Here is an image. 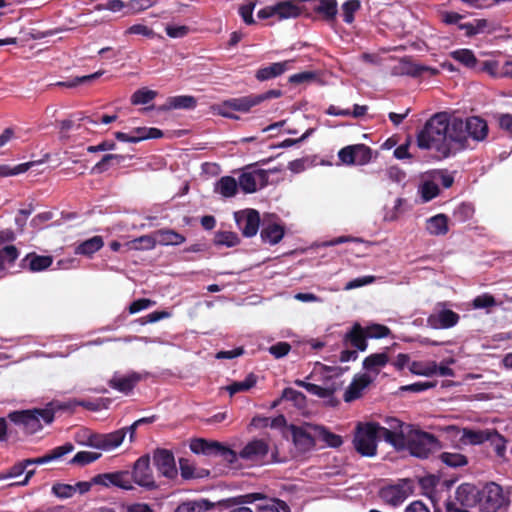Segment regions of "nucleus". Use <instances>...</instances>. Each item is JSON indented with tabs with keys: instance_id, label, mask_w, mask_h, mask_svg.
I'll return each mask as SVG.
<instances>
[{
	"instance_id": "nucleus-9",
	"label": "nucleus",
	"mask_w": 512,
	"mask_h": 512,
	"mask_svg": "<svg viewBox=\"0 0 512 512\" xmlns=\"http://www.w3.org/2000/svg\"><path fill=\"white\" fill-rule=\"evenodd\" d=\"M480 490L473 484L463 483L455 492L456 502H446V512H469L466 507H473L479 503Z\"/></svg>"
},
{
	"instance_id": "nucleus-53",
	"label": "nucleus",
	"mask_w": 512,
	"mask_h": 512,
	"mask_svg": "<svg viewBox=\"0 0 512 512\" xmlns=\"http://www.w3.org/2000/svg\"><path fill=\"white\" fill-rule=\"evenodd\" d=\"M101 457V453L98 452H90V451H79L75 454V456L70 460V464L85 466L90 464Z\"/></svg>"
},
{
	"instance_id": "nucleus-51",
	"label": "nucleus",
	"mask_w": 512,
	"mask_h": 512,
	"mask_svg": "<svg viewBox=\"0 0 512 512\" xmlns=\"http://www.w3.org/2000/svg\"><path fill=\"white\" fill-rule=\"evenodd\" d=\"M41 163H42V161H30V162L16 165L13 168H11L8 165H2V166H0V176L6 177V176L18 175V174L26 172L28 169H30L34 165L41 164Z\"/></svg>"
},
{
	"instance_id": "nucleus-28",
	"label": "nucleus",
	"mask_w": 512,
	"mask_h": 512,
	"mask_svg": "<svg viewBox=\"0 0 512 512\" xmlns=\"http://www.w3.org/2000/svg\"><path fill=\"white\" fill-rule=\"evenodd\" d=\"M196 98L190 95H180L168 97L166 102L158 107L159 111H169L173 109H193L196 107Z\"/></svg>"
},
{
	"instance_id": "nucleus-41",
	"label": "nucleus",
	"mask_w": 512,
	"mask_h": 512,
	"mask_svg": "<svg viewBox=\"0 0 512 512\" xmlns=\"http://www.w3.org/2000/svg\"><path fill=\"white\" fill-rule=\"evenodd\" d=\"M125 160V156L120 154H106L102 157V159L97 162L93 168L92 173L101 174L108 170V168L113 165H119L121 162Z\"/></svg>"
},
{
	"instance_id": "nucleus-15",
	"label": "nucleus",
	"mask_w": 512,
	"mask_h": 512,
	"mask_svg": "<svg viewBox=\"0 0 512 512\" xmlns=\"http://www.w3.org/2000/svg\"><path fill=\"white\" fill-rule=\"evenodd\" d=\"M237 227L244 237L250 238L257 234L260 225V214L255 209H245L235 212Z\"/></svg>"
},
{
	"instance_id": "nucleus-60",
	"label": "nucleus",
	"mask_w": 512,
	"mask_h": 512,
	"mask_svg": "<svg viewBox=\"0 0 512 512\" xmlns=\"http://www.w3.org/2000/svg\"><path fill=\"white\" fill-rule=\"evenodd\" d=\"M52 493L60 498L67 499L75 495L74 485L65 483H55L51 488Z\"/></svg>"
},
{
	"instance_id": "nucleus-45",
	"label": "nucleus",
	"mask_w": 512,
	"mask_h": 512,
	"mask_svg": "<svg viewBox=\"0 0 512 512\" xmlns=\"http://www.w3.org/2000/svg\"><path fill=\"white\" fill-rule=\"evenodd\" d=\"M102 74H103L102 71H98V72H95L90 75L76 76V77H73V78L65 80V81H58L54 85L58 86V87L75 88L78 85L86 84L96 78H99Z\"/></svg>"
},
{
	"instance_id": "nucleus-30",
	"label": "nucleus",
	"mask_w": 512,
	"mask_h": 512,
	"mask_svg": "<svg viewBox=\"0 0 512 512\" xmlns=\"http://www.w3.org/2000/svg\"><path fill=\"white\" fill-rule=\"evenodd\" d=\"M284 227L277 223L264 224L260 232L263 242L275 245L279 243L284 237Z\"/></svg>"
},
{
	"instance_id": "nucleus-42",
	"label": "nucleus",
	"mask_w": 512,
	"mask_h": 512,
	"mask_svg": "<svg viewBox=\"0 0 512 512\" xmlns=\"http://www.w3.org/2000/svg\"><path fill=\"white\" fill-rule=\"evenodd\" d=\"M257 377L250 373L243 381H236L226 387V390L231 396L239 392H245L256 385Z\"/></svg>"
},
{
	"instance_id": "nucleus-50",
	"label": "nucleus",
	"mask_w": 512,
	"mask_h": 512,
	"mask_svg": "<svg viewBox=\"0 0 512 512\" xmlns=\"http://www.w3.org/2000/svg\"><path fill=\"white\" fill-rule=\"evenodd\" d=\"M19 252L14 245H7L0 249V271L4 273L5 264H13L18 258Z\"/></svg>"
},
{
	"instance_id": "nucleus-64",
	"label": "nucleus",
	"mask_w": 512,
	"mask_h": 512,
	"mask_svg": "<svg viewBox=\"0 0 512 512\" xmlns=\"http://www.w3.org/2000/svg\"><path fill=\"white\" fill-rule=\"evenodd\" d=\"M27 466L23 461H20L16 464H14L12 467H10L7 471L0 473V480H6L14 477H18L24 473Z\"/></svg>"
},
{
	"instance_id": "nucleus-21",
	"label": "nucleus",
	"mask_w": 512,
	"mask_h": 512,
	"mask_svg": "<svg viewBox=\"0 0 512 512\" xmlns=\"http://www.w3.org/2000/svg\"><path fill=\"white\" fill-rule=\"evenodd\" d=\"M460 316L451 309H441L427 318V324L433 329H448L459 322Z\"/></svg>"
},
{
	"instance_id": "nucleus-7",
	"label": "nucleus",
	"mask_w": 512,
	"mask_h": 512,
	"mask_svg": "<svg viewBox=\"0 0 512 512\" xmlns=\"http://www.w3.org/2000/svg\"><path fill=\"white\" fill-rule=\"evenodd\" d=\"M508 505L509 499L500 485L491 482L480 490L478 507L481 512H498Z\"/></svg>"
},
{
	"instance_id": "nucleus-46",
	"label": "nucleus",
	"mask_w": 512,
	"mask_h": 512,
	"mask_svg": "<svg viewBox=\"0 0 512 512\" xmlns=\"http://www.w3.org/2000/svg\"><path fill=\"white\" fill-rule=\"evenodd\" d=\"M240 243L238 235L231 231H218L214 237L217 246L234 247Z\"/></svg>"
},
{
	"instance_id": "nucleus-22",
	"label": "nucleus",
	"mask_w": 512,
	"mask_h": 512,
	"mask_svg": "<svg viewBox=\"0 0 512 512\" xmlns=\"http://www.w3.org/2000/svg\"><path fill=\"white\" fill-rule=\"evenodd\" d=\"M373 382V378L367 374H357L344 392L343 399L346 403L353 402L362 397L363 391Z\"/></svg>"
},
{
	"instance_id": "nucleus-3",
	"label": "nucleus",
	"mask_w": 512,
	"mask_h": 512,
	"mask_svg": "<svg viewBox=\"0 0 512 512\" xmlns=\"http://www.w3.org/2000/svg\"><path fill=\"white\" fill-rule=\"evenodd\" d=\"M404 442V450L422 459L428 458L430 454L441 449L440 441L435 435L422 431L414 425Z\"/></svg>"
},
{
	"instance_id": "nucleus-36",
	"label": "nucleus",
	"mask_w": 512,
	"mask_h": 512,
	"mask_svg": "<svg viewBox=\"0 0 512 512\" xmlns=\"http://www.w3.org/2000/svg\"><path fill=\"white\" fill-rule=\"evenodd\" d=\"M23 261H28L29 270L32 272H39L49 268L52 265L53 259L51 256L37 255L36 253L28 254Z\"/></svg>"
},
{
	"instance_id": "nucleus-8",
	"label": "nucleus",
	"mask_w": 512,
	"mask_h": 512,
	"mask_svg": "<svg viewBox=\"0 0 512 512\" xmlns=\"http://www.w3.org/2000/svg\"><path fill=\"white\" fill-rule=\"evenodd\" d=\"M281 96L282 91L280 89H271L261 94H250L224 100V108L230 107L233 111L249 113L254 107L260 105L264 101L279 98Z\"/></svg>"
},
{
	"instance_id": "nucleus-58",
	"label": "nucleus",
	"mask_w": 512,
	"mask_h": 512,
	"mask_svg": "<svg viewBox=\"0 0 512 512\" xmlns=\"http://www.w3.org/2000/svg\"><path fill=\"white\" fill-rule=\"evenodd\" d=\"M267 496L264 493L255 492V493H247L244 495H239L229 499L228 501L232 505H243V504H251L258 500H265Z\"/></svg>"
},
{
	"instance_id": "nucleus-4",
	"label": "nucleus",
	"mask_w": 512,
	"mask_h": 512,
	"mask_svg": "<svg viewBox=\"0 0 512 512\" xmlns=\"http://www.w3.org/2000/svg\"><path fill=\"white\" fill-rule=\"evenodd\" d=\"M378 429L379 423L377 422L357 424L353 444L361 456L373 457L377 454V442L382 439Z\"/></svg>"
},
{
	"instance_id": "nucleus-34",
	"label": "nucleus",
	"mask_w": 512,
	"mask_h": 512,
	"mask_svg": "<svg viewBox=\"0 0 512 512\" xmlns=\"http://www.w3.org/2000/svg\"><path fill=\"white\" fill-rule=\"evenodd\" d=\"M103 246V238L101 236L96 235L78 244L75 248V254L91 257Z\"/></svg>"
},
{
	"instance_id": "nucleus-16",
	"label": "nucleus",
	"mask_w": 512,
	"mask_h": 512,
	"mask_svg": "<svg viewBox=\"0 0 512 512\" xmlns=\"http://www.w3.org/2000/svg\"><path fill=\"white\" fill-rule=\"evenodd\" d=\"M93 482L95 485L105 487L115 486L123 490L134 489L131 483L130 471L128 470L97 474L93 477Z\"/></svg>"
},
{
	"instance_id": "nucleus-14",
	"label": "nucleus",
	"mask_w": 512,
	"mask_h": 512,
	"mask_svg": "<svg viewBox=\"0 0 512 512\" xmlns=\"http://www.w3.org/2000/svg\"><path fill=\"white\" fill-rule=\"evenodd\" d=\"M316 426V424L306 423L303 426L291 425L290 430L292 434L293 443L296 448L305 453L316 446V431L311 427Z\"/></svg>"
},
{
	"instance_id": "nucleus-37",
	"label": "nucleus",
	"mask_w": 512,
	"mask_h": 512,
	"mask_svg": "<svg viewBox=\"0 0 512 512\" xmlns=\"http://www.w3.org/2000/svg\"><path fill=\"white\" fill-rule=\"evenodd\" d=\"M361 9L360 0H346L340 8V16L344 23L351 25L355 21V14Z\"/></svg>"
},
{
	"instance_id": "nucleus-24",
	"label": "nucleus",
	"mask_w": 512,
	"mask_h": 512,
	"mask_svg": "<svg viewBox=\"0 0 512 512\" xmlns=\"http://www.w3.org/2000/svg\"><path fill=\"white\" fill-rule=\"evenodd\" d=\"M268 175L265 170L259 169L252 172H244L239 176L238 185L245 193H254L257 190V183L263 187L267 184Z\"/></svg>"
},
{
	"instance_id": "nucleus-13",
	"label": "nucleus",
	"mask_w": 512,
	"mask_h": 512,
	"mask_svg": "<svg viewBox=\"0 0 512 512\" xmlns=\"http://www.w3.org/2000/svg\"><path fill=\"white\" fill-rule=\"evenodd\" d=\"M153 464L158 474L169 480L175 479L178 475L174 454L168 449H155L153 451Z\"/></svg>"
},
{
	"instance_id": "nucleus-20",
	"label": "nucleus",
	"mask_w": 512,
	"mask_h": 512,
	"mask_svg": "<svg viewBox=\"0 0 512 512\" xmlns=\"http://www.w3.org/2000/svg\"><path fill=\"white\" fill-rule=\"evenodd\" d=\"M274 8L275 16L279 20L297 18L303 14H305V16H310V13L307 12V7L303 1L300 3H295L291 0L280 1L274 5Z\"/></svg>"
},
{
	"instance_id": "nucleus-54",
	"label": "nucleus",
	"mask_w": 512,
	"mask_h": 512,
	"mask_svg": "<svg viewBox=\"0 0 512 512\" xmlns=\"http://www.w3.org/2000/svg\"><path fill=\"white\" fill-rule=\"evenodd\" d=\"M440 193L439 186L434 181H424L420 186V194L423 202H429Z\"/></svg>"
},
{
	"instance_id": "nucleus-11",
	"label": "nucleus",
	"mask_w": 512,
	"mask_h": 512,
	"mask_svg": "<svg viewBox=\"0 0 512 512\" xmlns=\"http://www.w3.org/2000/svg\"><path fill=\"white\" fill-rule=\"evenodd\" d=\"M130 475L132 484L134 482L138 486L149 491L158 488L152 469L150 467L149 455H143L135 461Z\"/></svg>"
},
{
	"instance_id": "nucleus-10",
	"label": "nucleus",
	"mask_w": 512,
	"mask_h": 512,
	"mask_svg": "<svg viewBox=\"0 0 512 512\" xmlns=\"http://www.w3.org/2000/svg\"><path fill=\"white\" fill-rule=\"evenodd\" d=\"M461 441L465 444L471 445H479L486 441H490L495 445V450L498 455H502L505 451L504 438L496 430H473L465 428L463 429Z\"/></svg>"
},
{
	"instance_id": "nucleus-47",
	"label": "nucleus",
	"mask_w": 512,
	"mask_h": 512,
	"mask_svg": "<svg viewBox=\"0 0 512 512\" xmlns=\"http://www.w3.org/2000/svg\"><path fill=\"white\" fill-rule=\"evenodd\" d=\"M126 436V429H119L104 434V450H112L120 446Z\"/></svg>"
},
{
	"instance_id": "nucleus-2",
	"label": "nucleus",
	"mask_w": 512,
	"mask_h": 512,
	"mask_svg": "<svg viewBox=\"0 0 512 512\" xmlns=\"http://www.w3.org/2000/svg\"><path fill=\"white\" fill-rule=\"evenodd\" d=\"M59 410L57 403L50 402L42 409L21 410L9 413L8 418L20 426L26 434H34L43 428V424H51L55 412Z\"/></svg>"
},
{
	"instance_id": "nucleus-56",
	"label": "nucleus",
	"mask_w": 512,
	"mask_h": 512,
	"mask_svg": "<svg viewBox=\"0 0 512 512\" xmlns=\"http://www.w3.org/2000/svg\"><path fill=\"white\" fill-rule=\"evenodd\" d=\"M474 215V206L471 203H461L453 211V217L459 222H466Z\"/></svg>"
},
{
	"instance_id": "nucleus-33",
	"label": "nucleus",
	"mask_w": 512,
	"mask_h": 512,
	"mask_svg": "<svg viewBox=\"0 0 512 512\" xmlns=\"http://www.w3.org/2000/svg\"><path fill=\"white\" fill-rule=\"evenodd\" d=\"M426 230L435 236L445 235L449 231L448 217L445 214H437L426 222Z\"/></svg>"
},
{
	"instance_id": "nucleus-19",
	"label": "nucleus",
	"mask_w": 512,
	"mask_h": 512,
	"mask_svg": "<svg viewBox=\"0 0 512 512\" xmlns=\"http://www.w3.org/2000/svg\"><path fill=\"white\" fill-rule=\"evenodd\" d=\"M269 452V446L265 440L255 439L248 442L244 448L237 454V459L241 458L253 463L264 460Z\"/></svg>"
},
{
	"instance_id": "nucleus-62",
	"label": "nucleus",
	"mask_w": 512,
	"mask_h": 512,
	"mask_svg": "<svg viewBox=\"0 0 512 512\" xmlns=\"http://www.w3.org/2000/svg\"><path fill=\"white\" fill-rule=\"evenodd\" d=\"M436 385H437L436 382H429V381L421 382L420 381V382H415L412 384L401 386L400 391L420 393V392L426 391L428 389L434 388V387H436Z\"/></svg>"
},
{
	"instance_id": "nucleus-23",
	"label": "nucleus",
	"mask_w": 512,
	"mask_h": 512,
	"mask_svg": "<svg viewBox=\"0 0 512 512\" xmlns=\"http://www.w3.org/2000/svg\"><path fill=\"white\" fill-rule=\"evenodd\" d=\"M294 60L270 63L268 66L260 67L255 72V78L259 82L275 79L292 68Z\"/></svg>"
},
{
	"instance_id": "nucleus-61",
	"label": "nucleus",
	"mask_w": 512,
	"mask_h": 512,
	"mask_svg": "<svg viewBox=\"0 0 512 512\" xmlns=\"http://www.w3.org/2000/svg\"><path fill=\"white\" fill-rule=\"evenodd\" d=\"M132 246L135 249H146L150 250L155 248L157 243V237H153L151 235H143L138 238L132 240Z\"/></svg>"
},
{
	"instance_id": "nucleus-57",
	"label": "nucleus",
	"mask_w": 512,
	"mask_h": 512,
	"mask_svg": "<svg viewBox=\"0 0 512 512\" xmlns=\"http://www.w3.org/2000/svg\"><path fill=\"white\" fill-rule=\"evenodd\" d=\"M497 305L495 297L490 293H483L472 300L474 309H488Z\"/></svg>"
},
{
	"instance_id": "nucleus-40",
	"label": "nucleus",
	"mask_w": 512,
	"mask_h": 512,
	"mask_svg": "<svg viewBox=\"0 0 512 512\" xmlns=\"http://www.w3.org/2000/svg\"><path fill=\"white\" fill-rule=\"evenodd\" d=\"M401 72L412 77H419L424 72H429L431 75H436L438 70L429 66L412 63L410 61H403Z\"/></svg>"
},
{
	"instance_id": "nucleus-55",
	"label": "nucleus",
	"mask_w": 512,
	"mask_h": 512,
	"mask_svg": "<svg viewBox=\"0 0 512 512\" xmlns=\"http://www.w3.org/2000/svg\"><path fill=\"white\" fill-rule=\"evenodd\" d=\"M157 96V92L147 88H141L135 91L131 96L133 105L147 104Z\"/></svg>"
},
{
	"instance_id": "nucleus-18",
	"label": "nucleus",
	"mask_w": 512,
	"mask_h": 512,
	"mask_svg": "<svg viewBox=\"0 0 512 512\" xmlns=\"http://www.w3.org/2000/svg\"><path fill=\"white\" fill-rule=\"evenodd\" d=\"M303 2L308 4L306 6L307 10L317 14L322 21L328 24L336 21L338 14L337 0H303Z\"/></svg>"
},
{
	"instance_id": "nucleus-59",
	"label": "nucleus",
	"mask_w": 512,
	"mask_h": 512,
	"mask_svg": "<svg viewBox=\"0 0 512 512\" xmlns=\"http://www.w3.org/2000/svg\"><path fill=\"white\" fill-rule=\"evenodd\" d=\"M281 399L291 401L296 406L301 407L306 401V396L302 392L289 387L282 391Z\"/></svg>"
},
{
	"instance_id": "nucleus-35",
	"label": "nucleus",
	"mask_w": 512,
	"mask_h": 512,
	"mask_svg": "<svg viewBox=\"0 0 512 512\" xmlns=\"http://www.w3.org/2000/svg\"><path fill=\"white\" fill-rule=\"evenodd\" d=\"M157 242L160 245H180L185 242L186 238L182 234L176 232L173 229H160L155 232Z\"/></svg>"
},
{
	"instance_id": "nucleus-38",
	"label": "nucleus",
	"mask_w": 512,
	"mask_h": 512,
	"mask_svg": "<svg viewBox=\"0 0 512 512\" xmlns=\"http://www.w3.org/2000/svg\"><path fill=\"white\" fill-rule=\"evenodd\" d=\"M367 110L368 107L366 105L355 104L352 112L349 109H341L338 106L330 105L326 110V114L331 116H353L354 118H359L364 116Z\"/></svg>"
},
{
	"instance_id": "nucleus-6",
	"label": "nucleus",
	"mask_w": 512,
	"mask_h": 512,
	"mask_svg": "<svg viewBox=\"0 0 512 512\" xmlns=\"http://www.w3.org/2000/svg\"><path fill=\"white\" fill-rule=\"evenodd\" d=\"M190 449L195 454L220 456L232 467H235L237 462V453L218 441H211L203 438L194 439L190 443Z\"/></svg>"
},
{
	"instance_id": "nucleus-43",
	"label": "nucleus",
	"mask_w": 512,
	"mask_h": 512,
	"mask_svg": "<svg viewBox=\"0 0 512 512\" xmlns=\"http://www.w3.org/2000/svg\"><path fill=\"white\" fill-rule=\"evenodd\" d=\"M237 190L238 183L231 176H224L217 183V191L224 197H233Z\"/></svg>"
},
{
	"instance_id": "nucleus-52",
	"label": "nucleus",
	"mask_w": 512,
	"mask_h": 512,
	"mask_svg": "<svg viewBox=\"0 0 512 512\" xmlns=\"http://www.w3.org/2000/svg\"><path fill=\"white\" fill-rule=\"evenodd\" d=\"M290 512L288 504L278 498H271L268 503L258 506L257 512Z\"/></svg>"
},
{
	"instance_id": "nucleus-27",
	"label": "nucleus",
	"mask_w": 512,
	"mask_h": 512,
	"mask_svg": "<svg viewBox=\"0 0 512 512\" xmlns=\"http://www.w3.org/2000/svg\"><path fill=\"white\" fill-rule=\"evenodd\" d=\"M140 380V374L133 372L127 376L115 375L109 380L108 384L111 388L119 392L129 394Z\"/></svg>"
},
{
	"instance_id": "nucleus-63",
	"label": "nucleus",
	"mask_w": 512,
	"mask_h": 512,
	"mask_svg": "<svg viewBox=\"0 0 512 512\" xmlns=\"http://www.w3.org/2000/svg\"><path fill=\"white\" fill-rule=\"evenodd\" d=\"M368 338H384L390 334V329L382 324H373L365 328Z\"/></svg>"
},
{
	"instance_id": "nucleus-39",
	"label": "nucleus",
	"mask_w": 512,
	"mask_h": 512,
	"mask_svg": "<svg viewBox=\"0 0 512 512\" xmlns=\"http://www.w3.org/2000/svg\"><path fill=\"white\" fill-rule=\"evenodd\" d=\"M451 57L461 63L463 66L474 69L477 68L478 60L470 49H458L451 52Z\"/></svg>"
},
{
	"instance_id": "nucleus-32",
	"label": "nucleus",
	"mask_w": 512,
	"mask_h": 512,
	"mask_svg": "<svg viewBox=\"0 0 512 512\" xmlns=\"http://www.w3.org/2000/svg\"><path fill=\"white\" fill-rule=\"evenodd\" d=\"M311 428L316 431L317 440L323 441L326 446L331 448H339L343 444L342 436L331 432L325 426L316 425Z\"/></svg>"
},
{
	"instance_id": "nucleus-17",
	"label": "nucleus",
	"mask_w": 512,
	"mask_h": 512,
	"mask_svg": "<svg viewBox=\"0 0 512 512\" xmlns=\"http://www.w3.org/2000/svg\"><path fill=\"white\" fill-rule=\"evenodd\" d=\"M411 492L409 480H401L397 484L388 485L380 489L379 496L387 504L397 506L404 502Z\"/></svg>"
},
{
	"instance_id": "nucleus-29",
	"label": "nucleus",
	"mask_w": 512,
	"mask_h": 512,
	"mask_svg": "<svg viewBox=\"0 0 512 512\" xmlns=\"http://www.w3.org/2000/svg\"><path fill=\"white\" fill-rule=\"evenodd\" d=\"M337 378L338 377L334 375H323V386H320V389L324 390V394L316 395L322 399H329V402L332 406L338 404V401L334 399V394L343 386V381H338Z\"/></svg>"
},
{
	"instance_id": "nucleus-25",
	"label": "nucleus",
	"mask_w": 512,
	"mask_h": 512,
	"mask_svg": "<svg viewBox=\"0 0 512 512\" xmlns=\"http://www.w3.org/2000/svg\"><path fill=\"white\" fill-rule=\"evenodd\" d=\"M73 450H74L73 444L67 442L64 445H61V446L51 449L50 451H48L46 454H44L41 457L25 459L24 462L27 467L29 465H34V464L42 465V464H46V463H49V462H52L55 460H59L64 455L72 452Z\"/></svg>"
},
{
	"instance_id": "nucleus-1",
	"label": "nucleus",
	"mask_w": 512,
	"mask_h": 512,
	"mask_svg": "<svg viewBox=\"0 0 512 512\" xmlns=\"http://www.w3.org/2000/svg\"><path fill=\"white\" fill-rule=\"evenodd\" d=\"M488 135V124L479 116H471L464 122L451 119L447 112H438L426 121L418 132L416 141L420 149H434L441 159L467 147L468 136L483 141Z\"/></svg>"
},
{
	"instance_id": "nucleus-5",
	"label": "nucleus",
	"mask_w": 512,
	"mask_h": 512,
	"mask_svg": "<svg viewBox=\"0 0 512 512\" xmlns=\"http://www.w3.org/2000/svg\"><path fill=\"white\" fill-rule=\"evenodd\" d=\"M412 424L405 423L395 417H386L384 425L379 424L378 432L381 438L397 451L404 450V441L412 428Z\"/></svg>"
},
{
	"instance_id": "nucleus-48",
	"label": "nucleus",
	"mask_w": 512,
	"mask_h": 512,
	"mask_svg": "<svg viewBox=\"0 0 512 512\" xmlns=\"http://www.w3.org/2000/svg\"><path fill=\"white\" fill-rule=\"evenodd\" d=\"M441 461L449 467L457 468L468 464V459L460 453L443 452L440 455Z\"/></svg>"
},
{
	"instance_id": "nucleus-12",
	"label": "nucleus",
	"mask_w": 512,
	"mask_h": 512,
	"mask_svg": "<svg viewBox=\"0 0 512 512\" xmlns=\"http://www.w3.org/2000/svg\"><path fill=\"white\" fill-rule=\"evenodd\" d=\"M342 164L363 166L372 159V149L365 144H354L343 147L338 152Z\"/></svg>"
},
{
	"instance_id": "nucleus-31",
	"label": "nucleus",
	"mask_w": 512,
	"mask_h": 512,
	"mask_svg": "<svg viewBox=\"0 0 512 512\" xmlns=\"http://www.w3.org/2000/svg\"><path fill=\"white\" fill-rule=\"evenodd\" d=\"M389 363V355L387 352L373 353L363 360V369L368 372L378 374L381 368Z\"/></svg>"
},
{
	"instance_id": "nucleus-49",
	"label": "nucleus",
	"mask_w": 512,
	"mask_h": 512,
	"mask_svg": "<svg viewBox=\"0 0 512 512\" xmlns=\"http://www.w3.org/2000/svg\"><path fill=\"white\" fill-rule=\"evenodd\" d=\"M75 406H81L89 411H99L101 409V404L98 401H69L67 403H57V408L59 410H69L74 409Z\"/></svg>"
},
{
	"instance_id": "nucleus-26",
	"label": "nucleus",
	"mask_w": 512,
	"mask_h": 512,
	"mask_svg": "<svg viewBox=\"0 0 512 512\" xmlns=\"http://www.w3.org/2000/svg\"><path fill=\"white\" fill-rule=\"evenodd\" d=\"M367 339L365 329L359 323H355L345 334L343 341L345 344L349 343L359 351H365L368 347Z\"/></svg>"
},
{
	"instance_id": "nucleus-44",
	"label": "nucleus",
	"mask_w": 512,
	"mask_h": 512,
	"mask_svg": "<svg viewBox=\"0 0 512 512\" xmlns=\"http://www.w3.org/2000/svg\"><path fill=\"white\" fill-rule=\"evenodd\" d=\"M435 367H436L435 361H429V362L413 361L409 366V370L414 375L431 377V376L435 375V371H436Z\"/></svg>"
}]
</instances>
